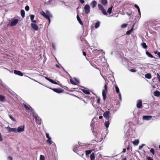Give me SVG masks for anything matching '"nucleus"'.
I'll use <instances>...</instances> for the list:
<instances>
[{
  "label": "nucleus",
  "mask_w": 160,
  "mask_h": 160,
  "mask_svg": "<svg viewBox=\"0 0 160 160\" xmlns=\"http://www.w3.org/2000/svg\"><path fill=\"white\" fill-rule=\"evenodd\" d=\"M32 115L35 118L36 123L39 125H41L42 121L41 119L38 116L37 113L34 112H33Z\"/></svg>",
  "instance_id": "1"
},
{
  "label": "nucleus",
  "mask_w": 160,
  "mask_h": 160,
  "mask_svg": "<svg viewBox=\"0 0 160 160\" xmlns=\"http://www.w3.org/2000/svg\"><path fill=\"white\" fill-rule=\"evenodd\" d=\"M23 106L25 108L27 112H29L30 111L32 112V113L33 112V109L31 108L29 105H27L25 103H23Z\"/></svg>",
  "instance_id": "2"
},
{
  "label": "nucleus",
  "mask_w": 160,
  "mask_h": 160,
  "mask_svg": "<svg viewBox=\"0 0 160 160\" xmlns=\"http://www.w3.org/2000/svg\"><path fill=\"white\" fill-rule=\"evenodd\" d=\"M98 8L102 12V13L104 14V15H107V13L104 9V7L101 4H98Z\"/></svg>",
  "instance_id": "3"
},
{
  "label": "nucleus",
  "mask_w": 160,
  "mask_h": 160,
  "mask_svg": "<svg viewBox=\"0 0 160 160\" xmlns=\"http://www.w3.org/2000/svg\"><path fill=\"white\" fill-rule=\"evenodd\" d=\"M48 88H49L51 89H52L53 91L55 92H57L58 93H60L63 92L64 91V90L61 88H51L49 87H47Z\"/></svg>",
  "instance_id": "4"
},
{
  "label": "nucleus",
  "mask_w": 160,
  "mask_h": 160,
  "mask_svg": "<svg viewBox=\"0 0 160 160\" xmlns=\"http://www.w3.org/2000/svg\"><path fill=\"white\" fill-rule=\"evenodd\" d=\"M46 136L48 139L46 142L49 145H50L52 143V141L51 140V138L50 137L49 134L48 133H46Z\"/></svg>",
  "instance_id": "5"
},
{
  "label": "nucleus",
  "mask_w": 160,
  "mask_h": 160,
  "mask_svg": "<svg viewBox=\"0 0 160 160\" xmlns=\"http://www.w3.org/2000/svg\"><path fill=\"white\" fill-rule=\"evenodd\" d=\"M110 114V112L108 111H107L104 112L103 114V116L107 120H109L110 119L109 115Z\"/></svg>",
  "instance_id": "6"
},
{
  "label": "nucleus",
  "mask_w": 160,
  "mask_h": 160,
  "mask_svg": "<svg viewBox=\"0 0 160 160\" xmlns=\"http://www.w3.org/2000/svg\"><path fill=\"white\" fill-rule=\"evenodd\" d=\"M25 127L23 125L19 126L17 128H16V132L19 133L23 132L24 130Z\"/></svg>",
  "instance_id": "7"
},
{
  "label": "nucleus",
  "mask_w": 160,
  "mask_h": 160,
  "mask_svg": "<svg viewBox=\"0 0 160 160\" xmlns=\"http://www.w3.org/2000/svg\"><path fill=\"white\" fill-rule=\"evenodd\" d=\"M84 12L86 14H88L89 13L90 10V7L88 4H86L85 5L84 7Z\"/></svg>",
  "instance_id": "8"
},
{
  "label": "nucleus",
  "mask_w": 160,
  "mask_h": 160,
  "mask_svg": "<svg viewBox=\"0 0 160 160\" xmlns=\"http://www.w3.org/2000/svg\"><path fill=\"white\" fill-rule=\"evenodd\" d=\"M18 19H15L12 21L9 25L13 27L15 26L18 23Z\"/></svg>",
  "instance_id": "9"
},
{
  "label": "nucleus",
  "mask_w": 160,
  "mask_h": 160,
  "mask_svg": "<svg viewBox=\"0 0 160 160\" xmlns=\"http://www.w3.org/2000/svg\"><path fill=\"white\" fill-rule=\"evenodd\" d=\"M32 28L35 31H37L38 29V27L35 23H31L30 24Z\"/></svg>",
  "instance_id": "10"
},
{
  "label": "nucleus",
  "mask_w": 160,
  "mask_h": 160,
  "mask_svg": "<svg viewBox=\"0 0 160 160\" xmlns=\"http://www.w3.org/2000/svg\"><path fill=\"white\" fill-rule=\"evenodd\" d=\"M152 118V116H146L144 115L142 117V119L144 120H151Z\"/></svg>",
  "instance_id": "11"
},
{
  "label": "nucleus",
  "mask_w": 160,
  "mask_h": 160,
  "mask_svg": "<svg viewBox=\"0 0 160 160\" xmlns=\"http://www.w3.org/2000/svg\"><path fill=\"white\" fill-rule=\"evenodd\" d=\"M14 72L16 75H17L20 76H23V73L20 71L14 70Z\"/></svg>",
  "instance_id": "12"
},
{
  "label": "nucleus",
  "mask_w": 160,
  "mask_h": 160,
  "mask_svg": "<svg viewBox=\"0 0 160 160\" xmlns=\"http://www.w3.org/2000/svg\"><path fill=\"white\" fill-rule=\"evenodd\" d=\"M137 107L138 108H141L142 107V101L141 100H138L137 101Z\"/></svg>",
  "instance_id": "13"
},
{
  "label": "nucleus",
  "mask_w": 160,
  "mask_h": 160,
  "mask_svg": "<svg viewBox=\"0 0 160 160\" xmlns=\"http://www.w3.org/2000/svg\"><path fill=\"white\" fill-rule=\"evenodd\" d=\"M8 130L9 132H16V128H11L8 126L7 127Z\"/></svg>",
  "instance_id": "14"
},
{
  "label": "nucleus",
  "mask_w": 160,
  "mask_h": 160,
  "mask_svg": "<svg viewBox=\"0 0 160 160\" xmlns=\"http://www.w3.org/2000/svg\"><path fill=\"white\" fill-rule=\"evenodd\" d=\"M97 5V2L95 0H93L90 3V5L91 6L92 8H94Z\"/></svg>",
  "instance_id": "15"
},
{
  "label": "nucleus",
  "mask_w": 160,
  "mask_h": 160,
  "mask_svg": "<svg viewBox=\"0 0 160 160\" xmlns=\"http://www.w3.org/2000/svg\"><path fill=\"white\" fill-rule=\"evenodd\" d=\"M107 91H104V90H102V96L103 97V99L104 101L106 99V95H107Z\"/></svg>",
  "instance_id": "16"
},
{
  "label": "nucleus",
  "mask_w": 160,
  "mask_h": 160,
  "mask_svg": "<svg viewBox=\"0 0 160 160\" xmlns=\"http://www.w3.org/2000/svg\"><path fill=\"white\" fill-rule=\"evenodd\" d=\"M107 120L108 121H105L104 123V124L106 128H108V127L110 123V122L111 120V119H110Z\"/></svg>",
  "instance_id": "17"
},
{
  "label": "nucleus",
  "mask_w": 160,
  "mask_h": 160,
  "mask_svg": "<svg viewBox=\"0 0 160 160\" xmlns=\"http://www.w3.org/2000/svg\"><path fill=\"white\" fill-rule=\"evenodd\" d=\"M46 13L47 14V17H51L52 18V14L50 13V12L48 10H46Z\"/></svg>",
  "instance_id": "18"
},
{
  "label": "nucleus",
  "mask_w": 160,
  "mask_h": 160,
  "mask_svg": "<svg viewBox=\"0 0 160 160\" xmlns=\"http://www.w3.org/2000/svg\"><path fill=\"white\" fill-rule=\"evenodd\" d=\"M100 22L99 21H98L96 22L94 25V27L96 28H98L100 26Z\"/></svg>",
  "instance_id": "19"
},
{
  "label": "nucleus",
  "mask_w": 160,
  "mask_h": 160,
  "mask_svg": "<svg viewBox=\"0 0 160 160\" xmlns=\"http://www.w3.org/2000/svg\"><path fill=\"white\" fill-rule=\"evenodd\" d=\"M146 54L149 57H150L151 58H153V56L152 54H151L149 52H148L147 50H146Z\"/></svg>",
  "instance_id": "20"
},
{
  "label": "nucleus",
  "mask_w": 160,
  "mask_h": 160,
  "mask_svg": "<svg viewBox=\"0 0 160 160\" xmlns=\"http://www.w3.org/2000/svg\"><path fill=\"white\" fill-rule=\"evenodd\" d=\"M90 160H94L95 158V153L92 152L90 155Z\"/></svg>",
  "instance_id": "21"
},
{
  "label": "nucleus",
  "mask_w": 160,
  "mask_h": 160,
  "mask_svg": "<svg viewBox=\"0 0 160 160\" xmlns=\"http://www.w3.org/2000/svg\"><path fill=\"white\" fill-rule=\"evenodd\" d=\"M101 2L103 5H105L107 4V0H101Z\"/></svg>",
  "instance_id": "22"
},
{
  "label": "nucleus",
  "mask_w": 160,
  "mask_h": 160,
  "mask_svg": "<svg viewBox=\"0 0 160 160\" xmlns=\"http://www.w3.org/2000/svg\"><path fill=\"white\" fill-rule=\"evenodd\" d=\"M6 99L5 97L0 94V101L2 102H4Z\"/></svg>",
  "instance_id": "23"
},
{
  "label": "nucleus",
  "mask_w": 160,
  "mask_h": 160,
  "mask_svg": "<svg viewBox=\"0 0 160 160\" xmlns=\"http://www.w3.org/2000/svg\"><path fill=\"white\" fill-rule=\"evenodd\" d=\"M154 95L157 97L160 96V92L158 90L154 92Z\"/></svg>",
  "instance_id": "24"
},
{
  "label": "nucleus",
  "mask_w": 160,
  "mask_h": 160,
  "mask_svg": "<svg viewBox=\"0 0 160 160\" xmlns=\"http://www.w3.org/2000/svg\"><path fill=\"white\" fill-rule=\"evenodd\" d=\"M81 90L83 92L86 94H90V92H89V91L88 90H85L84 89H81Z\"/></svg>",
  "instance_id": "25"
},
{
  "label": "nucleus",
  "mask_w": 160,
  "mask_h": 160,
  "mask_svg": "<svg viewBox=\"0 0 160 160\" xmlns=\"http://www.w3.org/2000/svg\"><path fill=\"white\" fill-rule=\"evenodd\" d=\"M139 142V141L138 139H135L133 142L132 143L134 145H138Z\"/></svg>",
  "instance_id": "26"
},
{
  "label": "nucleus",
  "mask_w": 160,
  "mask_h": 160,
  "mask_svg": "<svg viewBox=\"0 0 160 160\" xmlns=\"http://www.w3.org/2000/svg\"><path fill=\"white\" fill-rule=\"evenodd\" d=\"M145 77L148 79H150L151 78L152 76L150 73H148L145 75Z\"/></svg>",
  "instance_id": "27"
},
{
  "label": "nucleus",
  "mask_w": 160,
  "mask_h": 160,
  "mask_svg": "<svg viewBox=\"0 0 160 160\" xmlns=\"http://www.w3.org/2000/svg\"><path fill=\"white\" fill-rule=\"evenodd\" d=\"M77 19L78 20V21L79 23L81 25H82V24H83L82 22L81 21V20L80 19V18L79 17V16L78 15H77Z\"/></svg>",
  "instance_id": "28"
},
{
  "label": "nucleus",
  "mask_w": 160,
  "mask_h": 160,
  "mask_svg": "<svg viewBox=\"0 0 160 160\" xmlns=\"http://www.w3.org/2000/svg\"><path fill=\"white\" fill-rule=\"evenodd\" d=\"M45 78L46 79L50 82L51 83L53 84L54 83V81L53 79H51L47 77H45Z\"/></svg>",
  "instance_id": "29"
},
{
  "label": "nucleus",
  "mask_w": 160,
  "mask_h": 160,
  "mask_svg": "<svg viewBox=\"0 0 160 160\" xmlns=\"http://www.w3.org/2000/svg\"><path fill=\"white\" fill-rule=\"evenodd\" d=\"M28 77L30 79H31V80H33V81H35V82H37L38 83H39L40 84H41V85H42L43 86H45V87H48V86H47L46 85H44V84H43L42 83H40V82H38L36 80H35L34 79H33V78H30V77Z\"/></svg>",
  "instance_id": "30"
},
{
  "label": "nucleus",
  "mask_w": 160,
  "mask_h": 160,
  "mask_svg": "<svg viewBox=\"0 0 160 160\" xmlns=\"http://www.w3.org/2000/svg\"><path fill=\"white\" fill-rule=\"evenodd\" d=\"M21 14L22 18L25 17V11L23 10L22 9L20 11Z\"/></svg>",
  "instance_id": "31"
},
{
  "label": "nucleus",
  "mask_w": 160,
  "mask_h": 160,
  "mask_svg": "<svg viewBox=\"0 0 160 160\" xmlns=\"http://www.w3.org/2000/svg\"><path fill=\"white\" fill-rule=\"evenodd\" d=\"M113 8V6H111L108 10L107 12L109 14H111L112 12V10Z\"/></svg>",
  "instance_id": "32"
},
{
  "label": "nucleus",
  "mask_w": 160,
  "mask_h": 160,
  "mask_svg": "<svg viewBox=\"0 0 160 160\" xmlns=\"http://www.w3.org/2000/svg\"><path fill=\"white\" fill-rule=\"evenodd\" d=\"M128 59L125 57L123 58L122 59V61L124 64H125L126 62H128Z\"/></svg>",
  "instance_id": "33"
},
{
  "label": "nucleus",
  "mask_w": 160,
  "mask_h": 160,
  "mask_svg": "<svg viewBox=\"0 0 160 160\" xmlns=\"http://www.w3.org/2000/svg\"><path fill=\"white\" fill-rule=\"evenodd\" d=\"M41 14L43 17H44L45 18H47V14H46V13L44 12L43 11H41L40 12Z\"/></svg>",
  "instance_id": "34"
},
{
  "label": "nucleus",
  "mask_w": 160,
  "mask_h": 160,
  "mask_svg": "<svg viewBox=\"0 0 160 160\" xmlns=\"http://www.w3.org/2000/svg\"><path fill=\"white\" fill-rule=\"evenodd\" d=\"M141 45L142 47L144 49H147V46L145 42H143L142 43Z\"/></svg>",
  "instance_id": "35"
},
{
  "label": "nucleus",
  "mask_w": 160,
  "mask_h": 160,
  "mask_svg": "<svg viewBox=\"0 0 160 160\" xmlns=\"http://www.w3.org/2000/svg\"><path fill=\"white\" fill-rule=\"evenodd\" d=\"M115 88L116 92H117V93L119 94V93H120L119 89L118 86L117 85H116V86H115Z\"/></svg>",
  "instance_id": "36"
},
{
  "label": "nucleus",
  "mask_w": 160,
  "mask_h": 160,
  "mask_svg": "<svg viewBox=\"0 0 160 160\" xmlns=\"http://www.w3.org/2000/svg\"><path fill=\"white\" fill-rule=\"evenodd\" d=\"M133 30V28H132L130 30H128L127 32L126 33V34L127 35H130V34H131Z\"/></svg>",
  "instance_id": "37"
},
{
  "label": "nucleus",
  "mask_w": 160,
  "mask_h": 160,
  "mask_svg": "<svg viewBox=\"0 0 160 160\" xmlns=\"http://www.w3.org/2000/svg\"><path fill=\"white\" fill-rule=\"evenodd\" d=\"M92 150H86L85 151V153H86V155H88L89 154H90L92 152Z\"/></svg>",
  "instance_id": "38"
},
{
  "label": "nucleus",
  "mask_w": 160,
  "mask_h": 160,
  "mask_svg": "<svg viewBox=\"0 0 160 160\" xmlns=\"http://www.w3.org/2000/svg\"><path fill=\"white\" fill-rule=\"evenodd\" d=\"M78 147V146L77 145H75V146H74L73 147V151L74 152H76L77 150Z\"/></svg>",
  "instance_id": "39"
},
{
  "label": "nucleus",
  "mask_w": 160,
  "mask_h": 160,
  "mask_svg": "<svg viewBox=\"0 0 160 160\" xmlns=\"http://www.w3.org/2000/svg\"><path fill=\"white\" fill-rule=\"evenodd\" d=\"M150 152L153 155H154L155 154L154 150L153 148H151L150 150Z\"/></svg>",
  "instance_id": "40"
},
{
  "label": "nucleus",
  "mask_w": 160,
  "mask_h": 160,
  "mask_svg": "<svg viewBox=\"0 0 160 160\" xmlns=\"http://www.w3.org/2000/svg\"><path fill=\"white\" fill-rule=\"evenodd\" d=\"M9 117L13 121H15V119L11 115H9Z\"/></svg>",
  "instance_id": "41"
},
{
  "label": "nucleus",
  "mask_w": 160,
  "mask_h": 160,
  "mask_svg": "<svg viewBox=\"0 0 160 160\" xmlns=\"http://www.w3.org/2000/svg\"><path fill=\"white\" fill-rule=\"evenodd\" d=\"M45 157L44 156L41 155L40 157V160H45Z\"/></svg>",
  "instance_id": "42"
},
{
  "label": "nucleus",
  "mask_w": 160,
  "mask_h": 160,
  "mask_svg": "<svg viewBox=\"0 0 160 160\" xmlns=\"http://www.w3.org/2000/svg\"><path fill=\"white\" fill-rule=\"evenodd\" d=\"M70 82L72 84L74 85H76L77 83L72 79H70Z\"/></svg>",
  "instance_id": "43"
},
{
  "label": "nucleus",
  "mask_w": 160,
  "mask_h": 160,
  "mask_svg": "<svg viewBox=\"0 0 160 160\" xmlns=\"http://www.w3.org/2000/svg\"><path fill=\"white\" fill-rule=\"evenodd\" d=\"M35 17V16L34 15L32 14L30 15V19L31 21L32 20H33V19Z\"/></svg>",
  "instance_id": "44"
},
{
  "label": "nucleus",
  "mask_w": 160,
  "mask_h": 160,
  "mask_svg": "<svg viewBox=\"0 0 160 160\" xmlns=\"http://www.w3.org/2000/svg\"><path fill=\"white\" fill-rule=\"evenodd\" d=\"M25 10L26 11H28L29 10V7L28 5L26 6L25 7Z\"/></svg>",
  "instance_id": "45"
},
{
  "label": "nucleus",
  "mask_w": 160,
  "mask_h": 160,
  "mask_svg": "<svg viewBox=\"0 0 160 160\" xmlns=\"http://www.w3.org/2000/svg\"><path fill=\"white\" fill-rule=\"evenodd\" d=\"M104 89L103 90L107 91V84H105L104 85Z\"/></svg>",
  "instance_id": "46"
},
{
  "label": "nucleus",
  "mask_w": 160,
  "mask_h": 160,
  "mask_svg": "<svg viewBox=\"0 0 160 160\" xmlns=\"http://www.w3.org/2000/svg\"><path fill=\"white\" fill-rule=\"evenodd\" d=\"M7 160H12V158L11 156H8V157Z\"/></svg>",
  "instance_id": "47"
},
{
  "label": "nucleus",
  "mask_w": 160,
  "mask_h": 160,
  "mask_svg": "<svg viewBox=\"0 0 160 160\" xmlns=\"http://www.w3.org/2000/svg\"><path fill=\"white\" fill-rule=\"evenodd\" d=\"M147 160H153V159H152L151 158L149 157H147Z\"/></svg>",
  "instance_id": "48"
},
{
  "label": "nucleus",
  "mask_w": 160,
  "mask_h": 160,
  "mask_svg": "<svg viewBox=\"0 0 160 160\" xmlns=\"http://www.w3.org/2000/svg\"><path fill=\"white\" fill-rule=\"evenodd\" d=\"M119 96V98L120 100L121 101H122V97H121V95L120 93H119L118 94Z\"/></svg>",
  "instance_id": "49"
},
{
  "label": "nucleus",
  "mask_w": 160,
  "mask_h": 160,
  "mask_svg": "<svg viewBox=\"0 0 160 160\" xmlns=\"http://www.w3.org/2000/svg\"><path fill=\"white\" fill-rule=\"evenodd\" d=\"M127 25L126 24H124L122 25V28H125L127 27Z\"/></svg>",
  "instance_id": "50"
},
{
  "label": "nucleus",
  "mask_w": 160,
  "mask_h": 160,
  "mask_svg": "<svg viewBox=\"0 0 160 160\" xmlns=\"http://www.w3.org/2000/svg\"><path fill=\"white\" fill-rule=\"evenodd\" d=\"M130 146V143H129V142H128V146L127 147V148L126 149H127V150H129V149Z\"/></svg>",
  "instance_id": "51"
},
{
  "label": "nucleus",
  "mask_w": 160,
  "mask_h": 160,
  "mask_svg": "<svg viewBox=\"0 0 160 160\" xmlns=\"http://www.w3.org/2000/svg\"><path fill=\"white\" fill-rule=\"evenodd\" d=\"M144 146H145V144H143L142 145L140 146L139 147V149H141Z\"/></svg>",
  "instance_id": "52"
},
{
  "label": "nucleus",
  "mask_w": 160,
  "mask_h": 160,
  "mask_svg": "<svg viewBox=\"0 0 160 160\" xmlns=\"http://www.w3.org/2000/svg\"><path fill=\"white\" fill-rule=\"evenodd\" d=\"M74 79L75 80L76 82H77L78 83H79V82H80L79 81L78 79H77V78H74Z\"/></svg>",
  "instance_id": "53"
},
{
  "label": "nucleus",
  "mask_w": 160,
  "mask_h": 160,
  "mask_svg": "<svg viewBox=\"0 0 160 160\" xmlns=\"http://www.w3.org/2000/svg\"><path fill=\"white\" fill-rule=\"evenodd\" d=\"M134 6L135 8H136L137 9L139 8V6L137 4H135L134 5Z\"/></svg>",
  "instance_id": "54"
},
{
  "label": "nucleus",
  "mask_w": 160,
  "mask_h": 160,
  "mask_svg": "<svg viewBox=\"0 0 160 160\" xmlns=\"http://www.w3.org/2000/svg\"><path fill=\"white\" fill-rule=\"evenodd\" d=\"M52 0H49L47 2V4H50L51 2H52Z\"/></svg>",
  "instance_id": "55"
},
{
  "label": "nucleus",
  "mask_w": 160,
  "mask_h": 160,
  "mask_svg": "<svg viewBox=\"0 0 160 160\" xmlns=\"http://www.w3.org/2000/svg\"><path fill=\"white\" fill-rule=\"evenodd\" d=\"M92 105L93 106V107L94 108H98V107H97V105H94L93 103H92Z\"/></svg>",
  "instance_id": "56"
},
{
  "label": "nucleus",
  "mask_w": 160,
  "mask_h": 160,
  "mask_svg": "<svg viewBox=\"0 0 160 160\" xmlns=\"http://www.w3.org/2000/svg\"><path fill=\"white\" fill-rule=\"evenodd\" d=\"M130 71L132 72H136V70L134 69H131Z\"/></svg>",
  "instance_id": "57"
},
{
  "label": "nucleus",
  "mask_w": 160,
  "mask_h": 160,
  "mask_svg": "<svg viewBox=\"0 0 160 160\" xmlns=\"http://www.w3.org/2000/svg\"><path fill=\"white\" fill-rule=\"evenodd\" d=\"M50 18V17H47L46 18L48 20V21H49V23H50V22H51Z\"/></svg>",
  "instance_id": "58"
},
{
  "label": "nucleus",
  "mask_w": 160,
  "mask_h": 160,
  "mask_svg": "<svg viewBox=\"0 0 160 160\" xmlns=\"http://www.w3.org/2000/svg\"><path fill=\"white\" fill-rule=\"evenodd\" d=\"M79 0L80 1V2L82 4L83 3L85 2L84 0Z\"/></svg>",
  "instance_id": "59"
},
{
  "label": "nucleus",
  "mask_w": 160,
  "mask_h": 160,
  "mask_svg": "<svg viewBox=\"0 0 160 160\" xmlns=\"http://www.w3.org/2000/svg\"><path fill=\"white\" fill-rule=\"evenodd\" d=\"M126 151V148H123V151H122V153H124Z\"/></svg>",
  "instance_id": "60"
},
{
  "label": "nucleus",
  "mask_w": 160,
  "mask_h": 160,
  "mask_svg": "<svg viewBox=\"0 0 160 160\" xmlns=\"http://www.w3.org/2000/svg\"><path fill=\"white\" fill-rule=\"evenodd\" d=\"M138 14L139 15V16H137V17L139 18L141 17V15L140 12H138Z\"/></svg>",
  "instance_id": "61"
},
{
  "label": "nucleus",
  "mask_w": 160,
  "mask_h": 160,
  "mask_svg": "<svg viewBox=\"0 0 160 160\" xmlns=\"http://www.w3.org/2000/svg\"><path fill=\"white\" fill-rule=\"evenodd\" d=\"M157 79L160 77V76L158 73L156 74Z\"/></svg>",
  "instance_id": "62"
},
{
  "label": "nucleus",
  "mask_w": 160,
  "mask_h": 160,
  "mask_svg": "<svg viewBox=\"0 0 160 160\" xmlns=\"http://www.w3.org/2000/svg\"><path fill=\"white\" fill-rule=\"evenodd\" d=\"M52 47L54 49H55V45L54 43H52Z\"/></svg>",
  "instance_id": "63"
},
{
  "label": "nucleus",
  "mask_w": 160,
  "mask_h": 160,
  "mask_svg": "<svg viewBox=\"0 0 160 160\" xmlns=\"http://www.w3.org/2000/svg\"><path fill=\"white\" fill-rule=\"evenodd\" d=\"M157 55L160 58V52H158L157 53Z\"/></svg>",
  "instance_id": "64"
}]
</instances>
